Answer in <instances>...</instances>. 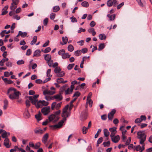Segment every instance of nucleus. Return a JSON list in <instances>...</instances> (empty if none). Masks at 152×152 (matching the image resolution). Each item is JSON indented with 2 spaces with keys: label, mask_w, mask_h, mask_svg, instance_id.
Instances as JSON below:
<instances>
[{
  "label": "nucleus",
  "mask_w": 152,
  "mask_h": 152,
  "mask_svg": "<svg viewBox=\"0 0 152 152\" xmlns=\"http://www.w3.org/2000/svg\"><path fill=\"white\" fill-rule=\"evenodd\" d=\"M103 141V138L100 137L99 138L97 141V146H99V144L101 143Z\"/></svg>",
  "instance_id": "e433bc0d"
},
{
  "label": "nucleus",
  "mask_w": 152,
  "mask_h": 152,
  "mask_svg": "<svg viewBox=\"0 0 152 152\" xmlns=\"http://www.w3.org/2000/svg\"><path fill=\"white\" fill-rule=\"evenodd\" d=\"M30 105H26V107L25 109L23 115L25 118H28L30 117V115L29 113L28 108Z\"/></svg>",
  "instance_id": "1a4fd4ad"
},
{
  "label": "nucleus",
  "mask_w": 152,
  "mask_h": 152,
  "mask_svg": "<svg viewBox=\"0 0 152 152\" xmlns=\"http://www.w3.org/2000/svg\"><path fill=\"white\" fill-rule=\"evenodd\" d=\"M31 53V50L29 49H28L26 52V55L27 56L30 55Z\"/></svg>",
  "instance_id": "bf43d9fd"
},
{
  "label": "nucleus",
  "mask_w": 152,
  "mask_h": 152,
  "mask_svg": "<svg viewBox=\"0 0 152 152\" xmlns=\"http://www.w3.org/2000/svg\"><path fill=\"white\" fill-rule=\"evenodd\" d=\"M38 95H35L34 96H29L28 97V99L31 102V103L33 104H48L49 103L47 102H46L44 100H39L38 101L37 99L38 97Z\"/></svg>",
  "instance_id": "f03ea898"
},
{
  "label": "nucleus",
  "mask_w": 152,
  "mask_h": 152,
  "mask_svg": "<svg viewBox=\"0 0 152 152\" xmlns=\"http://www.w3.org/2000/svg\"><path fill=\"white\" fill-rule=\"evenodd\" d=\"M62 40L63 42L62 43L61 42L60 43L61 45H65L68 42V39L66 36L65 37H62Z\"/></svg>",
  "instance_id": "2eb2a0df"
},
{
  "label": "nucleus",
  "mask_w": 152,
  "mask_h": 152,
  "mask_svg": "<svg viewBox=\"0 0 152 152\" xmlns=\"http://www.w3.org/2000/svg\"><path fill=\"white\" fill-rule=\"evenodd\" d=\"M19 34H20V36L22 37H25L27 35V33L26 32H22L21 31H19Z\"/></svg>",
  "instance_id": "a878e982"
},
{
  "label": "nucleus",
  "mask_w": 152,
  "mask_h": 152,
  "mask_svg": "<svg viewBox=\"0 0 152 152\" xmlns=\"http://www.w3.org/2000/svg\"><path fill=\"white\" fill-rule=\"evenodd\" d=\"M56 15L55 14L52 13L50 15V18L51 20H53L55 18Z\"/></svg>",
  "instance_id": "864d4df0"
},
{
  "label": "nucleus",
  "mask_w": 152,
  "mask_h": 152,
  "mask_svg": "<svg viewBox=\"0 0 152 152\" xmlns=\"http://www.w3.org/2000/svg\"><path fill=\"white\" fill-rule=\"evenodd\" d=\"M34 132L36 134H42L44 132V131L40 129H35Z\"/></svg>",
  "instance_id": "a211bd4d"
},
{
  "label": "nucleus",
  "mask_w": 152,
  "mask_h": 152,
  "mask_svg": "<svg viewBox=\"0 0 152 152\" xmlns=\"http://www.w3.org/2000/svg\"><path fill=\"white\" fill-rule=\"evenodd\" d=\"M24 63V61L23 60H18L17 62V64L18 65L23 64Z\"/></svg>",
  "instance_id": "09e8293b"
},
{
  "label": "nucleus",
  "mask_w": 152,
  "mask_h": 152,
  "mask_svg": "<svg viewBox=\"0 0 152 152\" xmlns=\"http://www.w3.org/2000/svg\"><path fill=\"white\" fill-rule=\"evenodd\" d=\"M65 53V50L64 49H61L58 51V54L62 56Z\"/></svg>",
  "instance_id": "72a5a7b5"
},
{
  "label": "nucleus",
  "mask_w": 152,
  "mask_h": 152,
  "mask_svg": "<svg viewBox=\"0 0 152 152\" xmlns=\"http://www.w3.org/2000/svg\"><path fill=\"white\" fill-rule=\"evenodd\" d=\"M51 50V48L50 47L47 48L45 49L43 51V52L45 53H47L50 52Z\"/></svg>",
  "instance_id": "8fccbe9b"
},
{
  "label": "nucleus",
  "mask_w": 152,
  "mask_h": 152,
  "mask_svg": "<svg viewBox=\"0 0 152 152\" xmlns=\"http://www.w3.org/2000/svg\"><path fill=\"white\" fill-rule=\"evenodd\" d=\"M41 51L39 50H36L34 53V56H40Z\"/></svg>",
  "instance_id": "6ab92c4d"
},
{
  "label": "nucleus",
  "mask_w": 152,
  "mask_h": 152,
  "mask_svg": "<svg viewBox=\"0 0 152 152\" xmlns=\"http://www.w3.org/2000/svg\"><path fill=\"white\" fill-rule=\"evenodd\" d=\"M88 106V105H86L85 110H84L81 113L80 119L82 121L85 120L87 118Z\"/></svg>",
  "instance_id": "423d86ee"
},
{
  "label": "nucleus",
  "mask_w": 152,
  "mask_h": 152,
  "mask_svg": "<svg viewBox=\"0 0 152 152\" xmlns=\"http://www.w3.org/2000/svg\"><path fill=\"white\" fill-rule=\"evenodd\" d=\"M88 128L87 127H86L85 126H84L83 127L82 129V131L83 133V134H86L87 133V130Z\"/></svg>",
  "instance_id": "c03bdc74"
},
{
  "label": "nucleus",
  "mask_w": 152,
  "mask_h": 152,
  "mask_svg": "<svg viewBox=\"0 0 152 152\" xmlns=\"http://www.w3.org/2000/svg\"><path fill=\"white\" fill-rule=\"evenodd\" d=\"M99 39L101 40L105 39L106 38V36L104 34H99Z\"/></svg>",
  "instance_id": "5701e85b"
},
{
  "label": "nucleus",
  "mask_w": 152,
  "mask_h": 152,
  "mask_svg": "<svg viewBox=\"0 0 152 152\" xmlns=\"http://www.w3.org/2000/svg\"><path fill=\"white\" fill-rule=\"evenodd\" d=\"M61 105H51V109L52 110H54L55 107L56 109H57L59 107H61Z\"/></svg>",
  "instance_id": "603ef678"
},
{
  "label": "nucleus",
  "mask_w": 152,
  "mask_h": 152,
  "mask_svg": "<svg viewBox=\"0 0 152 152\" xmlns=\"http://www.w3.org/2000/svg\"><path fill=\"white\" fill-rule=\"evenodd\" d=\"M40 146V143L39 142H38L35 144L34 148L35 149H38Z\"/></svg>",
  "instance_id": "5fc2aeb1"
},
{
  "label": "nucleus",
  "mask_w": 152,
  "mask_h": 152,
  "mask_svg": "<svg viewBox=\"0 0 152 152\" xmlns=\"http://www.w3.org/2000/svg\"><path fill=\"white\" fill-rule=\"evenodd\" d=\"M113 3L112 0H109L107 1V4L108 7H110L113 5Z\"/></svg>",
  "instance_id": "f704fd0d"
},
{
  "label": "nucleus",
  "mask_w": 152,
  "mask_h": 152,
  "mask_svg": "<svg viewBox=\"0 0 152 152\" xmlns=\"http://www.w3.org/2000/svg\"><path fill=\"white\" fill-rule=\"evenodd\" d=\"M137 135L138 138L140 140V143L141 145L143 144L146 139V134L140 131L137 133Z\"/></svg>",
  "instance_id": "39448f33"
},
{
  "label": "nucleus",
  "mask_w": 152,
  "mask_h": 152,
  "mask_svg": "<svg viewBox=\"0 0 152 152\" xmlns=\"http://www.w3.org/2000/svg\"><path fill=\"white\" fill-rule=\"evenodd\" d=\"M88 51V49L86 48H85L82 49L81 52L83 53H87Z\"/></svg>",
  "instance_id": "680f3d73"
},
{
  "label": "nucleus",
  "mask_w": 152,
  "mask_h": 152,
  "mask_svg": "<svg viewBox=\"0 0 152 152\" xmlns=\"http://www.w3.org/2000/svg\"><path fill=\"white\" fill-rule=\"evenodd\" d=\"M37 36H34L33 38L32 41L31 42V44L32 45L34 44L37 42Z\"/></svg>",
  "instance_id": "bb28decb"
},
{
  "label": "nucleus",
  "mask_w": 152,
  "mask_h": 152,
  "mask_svg": "<svg viewBox=\"0 0 152 152\" xmlns=\"http://www.w3.org/2000/svg\"><path fill=\"white\" fill-rule=\"evenodd\" d=\"M104 135L106 137H108L110 134L109 132L107 129H104Z\"/></svg>",
  "instance_id": "c85d7f7f"
},
{
  "label": "nucleus",
  "mask_w": 152,
  "mask_h": 152,
  "mask_svg": "<svg viewBox=\"0 0 152 152\" xmlns=\"http://www.w3.org/2000/svg\"><path fill=\"white\" fill-rule=\"evenodd\" d=\"M142 122L141 119L140 118H137L134 121L135 123L136 124H138Z\"/></svg>",
  "instance_id": "052dcab7"
},
{
  "label": "nucleus",
  "mask_w": 152,
  "mask_h": 152,
  "mask_svg": "<svg viewBox=\"0 0 152 152\" xmlns=\"http://www.w3.org/2000/svg\"><path fill=\"white\" fill-rule=\"evenodd\" d=\"M51 69H48L47 72V75L48 77H51L52 75H50V74L51 72Z\"/></svg>",
  "instance_id": "a18cd8bd"
},
{
  "label": "nucleus",
  "mask_w": 152,
  "mask_h": 152,
  "mask_svg": "<svg viewBox=\"0 0 152 152\" xmlns=\"http://www.w3.org/2000/svg\"><path fill=\"white\" fill-rule=\"evenodd\" d=\"M13 18L14 19H15L17 20H18L20 19V17L18 16L17 15H15L13 16Z\"/></svg>",
  "instance_id": "0e129e2a"
},
{
  "label": "nucleus",
  "mask_w": 152,
  "mask_h": 152,
  "mask_svg": "<svg viewBox=\"0 0 152 152\" xmlns=\"http://www.w3.org/2000/svg\"><path fill=\"white\" fill-rule=\"evenodd\" d=\"M86 103H88L89 104H93V101L91 99H87Z\"/></svg>",
  "instance_id": "4d7b16f0"
},
{
  "label": "nucleus",
  "mask_w": 152,
  "mask_h": 152,
  "mask_svg": "<svg viewBox=\"0 0 152 152\" xmlns=\"http://www.w3.org/2000/svg\"><path fill=\"white\" fill-rule=\"evenodd\" d=\"M116 110L115 109H113L108 115V118L110 121H112L113 118L114 114H115Z\"/></svg>",
  "instance_id": "9d476101"
},
{
  "label": "nucleus",
  "mask_w": 152,
  "mask_h": 152,
  "mask_svg": "<svg viewBox=\"0 0 152 152\" xmlns=\"http://www.w3.org/2000/svg\"><path fill=\"white\" fill-rule=\"evenodd\" d=\"M96 24V23L94 21H92L90 23V26L92 27H94Z\"/></svg>",
  "instance_id": "338daca9"
},
{
  "label": "nucleus",
  "mask_w": 152,
  "mask_h": 152,
  "mask_svg": "<svg viewBox=\"0 0 152 152\" xmlns=\"http://www.w3.org/2000/svg\"><path fill=\"white\" fill-rule=\"evenodd\" d=\"M105 47V45L104 43L100 44L99 46L98 50L100 51L103 49Z\"/></svg>",
  "instance_id": "2f4dec72"
},
{
  "label": "nucleus",
  "mask_w": 152,
  "mask_h": 152,
  "mask_svg": "<svg viewBox=\"0 0 152 152\" xmlns=\"http://www.w3.org/2000/svg\"><path fill=\"white\" fill-rule=\"evenodd\" d=\"M69 107V105H66L65 107L64 108L62 114V117H68L70 116V113L68 111Z\"/></svg>",
  "instance_id": "0eeeda50"
},
{
  "label": "nucleus",
  "mask_w": 152,
  "mask_h": 152,
  "mask_svg": "<svg viewBox=\"0 0 152 152\" xmlns=\"http://www.w3.org/2000/svg\"><path fill=\"white\" fill-rule=\"evenodd\" d=\"M75 65L74 64H69L67 67V69L68 70H71L74 67Z\"/></svg>",
  "instance_id": "a19ab883"
},
{
  "label": "nucleus",
  "mask_w": 152,
  "mask_h": 152,
  "mask_svg": "<svg viewBox=\"0 0 152 152\" xmlns=\"http://www.w3.org/2000/svg\"><path fill=\"white\" fill-rule=\"evenodd\" d=\"M117 128L115 127H113L112 128H110L109 130L111 132H116Z\"/></svg>",
  "instance_id": "79ce46f5"
},
{
  "label": "nucleus",
  "mask_w": 152,
  "mask_h": 152,
  "mask_svg": "<svg viewBox=\"0 0 152 152\" xmlns=\"http://www.w3.org/2000/svg\"><path fill=\"white\" fill-rule=\"evenodd\" d=\"M48 137V133L46 134L43 137L42 141L44 143H45Z\"/></svg>",
  "instance_id": "f3484780"
},
{
  "label": "nucleus",
  "mask_w": 152,
  "mask_h": 152,
  "mask_svg": "<svg viewBox=\"0 0 152 152\" xmlns=\"http://www.w3.org/2000/svg\"><path fill=\"white\" fill-rule=\"evenodd\" d=\"M120 137L119 135H116L115 136L112 138L111 140L114 143H117L120 140Z\"/></svg>",
  "instance_id": "9b49d317"
},
{
  "label": "nucleus",
  "mask_w": 152,
  "mask_h": 152,
  "mask_svg": "<svg viewBox=\"0 0 152 152\" xmlns=\"http://www.w3.org/2000/svg\"><path fill=\"white\" fill-rule=\"evenodd\" d=\"M102 144L104 147H109L110 145V142L109 141L104 142Z\"/></svg>",
  "instance_id": "7c9ffc66"
},
{
  "label": "nucleus",
  "mask_w": 152,
  "mask_h": 152,
  "mask_svg": "<svg viewBox=\"0 0 152 152\" xmlns=\"http://www.w3.org/2000/svg\"><path fill=\"white\" fill-rule=\"evenodd\" d=\"M81 50H78L75 51V55L77 56H78L81 54Z\"/></svg>",
  "instance_id": "37998d69"
},
{
  "label": "nucleus",
  "mask_w": 152,
  "mask_h": 152,
  "mask_svg": "<svg viewBox=\"0 0 152 152\" xmlns=\"http://www.w3.org/2000/svg\"><path fill=\"white\" fill-rule=\"evenodd\" d=\"M8 6H5L2 10L1 15H6L8 12L7 10L8 8Z\"/></svg>",
  "instance_id": "dca6fc26"
},
{
  "label": "nucleus",
  "mask_w": 152,
  "mask_h": 152,
  "mask_svg": "<svg viewBox=\"0 0 152 152\" xmlns=\"http://www.w3.org/2000/svg\"><path fill=\"white\" fill-rule=\"evenodd\" d=\"M141 120L142 121H145L146 119V117L145 115H142L140 117Z\"/></svg>",
  "instance_id": "e2e57ef3"
},
{
  "label": "nucleus",
  "mask_w": 152,
  "mask_h": 152,
  "mask_svg": "<svg viewBox=\"0 0 152 152\" xmlns=\"http://www.w3.org/2000/svg\"><path fill=\"white\" fill-rule=\"evenodd\" d=\"M43 93L45 95H51L55 93V92L54 91H51L50 90H46L43 91Z\"/></svg>",
  "instance_id": "4468645a"
},
{
  "label": "nucleus",
  "mask_w": 152,
  "mask_h": 152,
  "mask_svg": "<svg viewBox=\"0 0 152 152\" xmlns=\"http://www.w3.org/2000/svg\"><path fill=\"white\" fill-rule=\"evenodd\" d=\"M131 141V137H128L127 140L126 141V145H128L130 143Z\"/></svg>",
  "instance_id": "6e6d98bb"
},
{
  "label": "nucleus",
  "mask_w": 152,
  "mask_h": 152,
  "mask_svg": "<svg viewBox=\"0 0 152 152\" xmlns=\"http://www.w3.org/2000/svg\"><path fill=\"white\" fill-rule=\"evenodd\" d=\"M41 114V113L39 112L38 114L35 115L36 118L38 121H40L42 119Z\"/></svg>",
  "instance_id": "aec40b11"
},
{
  "label": "nucleus",
  "mask_w": 152,
  "mask_h": 152,
  "mask_svg": "<svg viewBox=\"0 0 152 152\" xmlns=\"http://www.w3.org/2000/svg\"><path fill=\"white\" fill-rule=\"evenodd\" d=\"M137 2L138 5L140 6V7H143V5L141 2V0H136Z\"/></svg>",
  "instance_id": "13d9d810"
},
{
  "label": "nucleus",
  "mask_w": 152,
  "mask_h": 152,
  "mask_svg": "<svg viewBox=\"0 0 152 152\" xmlns=\"http://www.w3.org/2000/svg\"><path fill=\"white\" fill-rule=\"evenodd\" d=\"M17 7V5L12 3L10 7V9L12 10H14Z\"/></svg>",
  "instance_id": "58836bf2"
},
{
  "label": "nucleus",
  "mask_w": 152,
  "mask_h": 152,
  "mask_svg": "<svg viewBox=\"0 0 152 152\" xmlns=\"http://www.w3.org/2000/svg\"><path fill=\"white\" fill-rule=\"evenodd\" d=\"M63 79L61 77L57 78L56 79L57 82L58 83H63Z\"/></svg>",
  "instance_id": "ea45409f"
},
{
  "label": "nucleus",
  "mask_w": 152,
  "mask_h": 152,
  "mask_svg": "<svg viewBox=\"0 0 152 152\" xmlns=\"http://www.w3.org/2000/svg\"><path fill=\"white\" fill-rule=\"evenodd\" d=\"M2 133H3L1 135V137H2L3 138H7V132L4 130V131H3V132Z\"/></svg>",
  "instance_id": "cd10ccee"
},
{
  "label": "nucleus",
  "mask_w": 152,
  "mask_h": 152,
  "mask_svg": "<svg viewBox=\"0 0 152 152\" xmlns=\"http://www.w3.org/2000/svg\"><path fill=\"white\" fill-rule=\"evenodd\" d=\"M60 8L58 6H56L53 8V11L54 12H56L59 11Z\"/></svg>",
  "instance_id": "c9c22d12"
},
{
  "label": "nucleus",
  "mask_w": 152,
  "mask_h": 152,
  "mask_svg": "<svg viewBox=\"0 0 152 152\" xmlns=\"http://www.w3.org/2000/svg\"><path fill=\"white\" fill-rule=\"evenodd\" d=\"M63 93V91H61L59 92L58 94L53 96L52 97L49 96H46L45 99L47 100H51V99H55L56 101H60L63 99L62 96L61 95Z\"/></svg>",
  "instance_id": "7ed1b4c3"
},
{
  "label": "nucleus",
  "mask_w": 152,
  "mask_h": 152,
  "mask_svg": "<svg viewBox=\"0 0 152 152\" xmlns=\"http://www.w3.org/2000/svg\"><path fill=\"white\" fill-rule=\"evenodd\" d=\"M68 50L70 52H72L74 49L73 46L72 45H69L68 47Z\"/></svg>",
  "instance_id": "473e14b6"
},
{
  "label": "nucleus",
  "mask_w": 152,
  "mask_h": 152,
  "mask_svg": "<svg viewBox=\"0 0 152 152\" xmlns=\"http://www.w3.org/2000/svg\"><path fill=\"white\" fill-rule=\"evenodd\" d=\"M61 70V69L58 66L56 67V68L54 69V72L56 73L57 74L59 72H60Z\"/></svg>",
  "instance_id": "4c0bfd02"
},
{
  "label": "nucleus",
  "mask_w": 152,
  "mask_h": 152,
  "mask_svg": "<svg viewBox=\"0 0 152 152\" xmlns=\"http://www.w3.org/2000/svg\"><path fill=\"white\" fill-rule=\"evenodd\" d=\"M48 22V18H45L43 20V24L44 26H46L47 25Z\"/></svg>",
  "instance_id": "69168bd1"
},
{
  "label": "nucleus",
  "mask_w": 152,
  "mask_h": 152,
  "mask_svg": "<svg viewBox=\"0 0 152 152\" xmlns=\"http://www.w3.org/2000/svg\"><path fill=\"white\" fill-rule=\"evenodd\" d=\"M61 111L58 110L55 113V114L50 115L48 117L50 122L53 121L54 122L57 121L59 119V117L58 115L60 113Z\"/></svg>",
  "instance_id": "20e7f679"
},
{
  "label": "nucleus",
  "mask_w": 152,
  "mask_h": 152,
  "mask_svg": "<svg viewBox=\"0 0 152 152\" xmlns=\"http://www.w3.org/2000/svg\"><path fill=\"white\" fill-rule=\"evenodd\" d=\"M9 140L8 138H6L4 140V144L7 148H9L10 146L9 144Z\"/></svg>",
  "instance_id": "ddd939ff"
},
{
  "label": "nucleus",
  "mask_w": 152,
  "mask_h": 152,
  "mask_svg": "<svg viewBox=\"0 0 152 152\" xmlns=\"http://www.w3.org/2000/svg\"><path fill=\"white\" fill-rule=\"evenodd\" d=\"M82 5L84 7H87L89 6L88 3L86 1H84L81 3Z\"/></svg>",
  "instance_id": "c756f323"
},
{
  "label": "nucleus",
  "mask_w": 152,
  "mask_h": 152,
  "mask_svg": "<svg viewBox=\"0 0 152 152\" xmlns=\"http://www.w3.org/2000/svg\"><path fill=\"white\" fill-rule=\"evenodd\" d=\"M101 119L103 120H105L107 118V115L105 114L102 115L101 116Z\"/></svg>",
  "instance_id": "774afa93"
},
{
  "label": "nucleus",
  "mask_w": 152,
  "mask_h": 152,
  "mask_svg": "<svg viewBox=\"0 0 152 152\" xmlns=\"http://www.w3.org/2000/svg\"><path fill=\"white\" fill-rule=\"evenodd\" d=\"M7 94L9 95L10 99H13L18 98L20 93L18 91H17L15 88L11 87L8 89Z\"/></svg>",
  "instance_id": "f257e3e1"
},
{
  "label": "nucleus",
  "mask_w": 152,
  "mask_h": 152,
  "mask_svg": "<svg viewBox=\"0 0 152 152\" xmlns=\"http://www.w3.org/2000/svg\"><path fill=\"white\" fill-rule=\"evenodd\" d=\"M62 126L61 125V122H59L57 124L50 125V127L52 128L53 129H55L56 128H59Z\"/></svg>",
  "instance_id": "f8f14e48"
},
{
  "label": "nucleus",
  "mask_w": 152,
  "mask_h": 152,
  "mask_svg": "<svg viewBox=\"0 0 152 152\" xmlns=\"http://www.w3.org/2000/svg\"><path fill=\"white\" fill-rule=\"evenodd\" d=\"M70 55L68 53H65L62 56V58L63 59H65L66 58H69L70 57Z\"/></svg>",
  "instance_id": "393cba45"
},
{
  "label": "nucleus",
  "mask_w": 152,
  "mask_h": 152,
  "mask_svg": "<svg viewBox=\"0 0 152 152\" xmlns=\"http://www.w3.org/2000/svg\"><path fill=\"white\" fill-rule=\"evenodd\" d=\"M53 61L52 60H50V61L47 62V63L48 66L50 67H51L53 64Z\"/></svg>",
  "instance_id": "de8ad7c7"
},
{
  "label": "nucleus",
  "mask_w": 152,
  "mask_h": 152,
  "mask_svg": "<svg viewBox=\"0 0 152 152\" xmlns=\"http://www.w3.org/2000/svg\"><path fill=\"white\" fill-rule=\"evenodd\" d=\"M72 92L70 91V89L69 88H68L65 91V95H67L70 94Z\"/></svg>",
  "instance_id": "49530a36"
},
{
  "label": "nucleus",
  "mask_w": 152,
  "mask_h": 152,
  "mask_svg": "<svg viewBox=\"0 0 152 152\" xmlns=\"http://www.w3.org/2000/svg\"><path fill=\"white\" fill-rule=\"evenodd\" d=\"M107 16L109 17L110 20H113L115 19V14H113L112 15L108 14L107 15Z\"/></svg>",
  "instance_id": "412c9836"
},
{
  "label": "nucleus",
  "mask_w": 152,
  "mask_h": 152,
  "mask_svg": "<svg viewBox=\"0 0 152 152\" xmlns=\"http://www.w3.org/2000/svg\"><path fill=\"white\" fill-rule=\"evenodd\" d=\"M50 108L49 106L44 107L42 109L41 112L44 115H46L50 112Z\"/></svg>",
  "instance_id": "6e6552de"
},
{
  "label": "nucleus",
  "mask_w": 152,
  "mask_h": 152,
  "mask_svg": "<svg viewBox=\"0 0 152 152\" xmlns=\"http://www.w3.org/2000/svg\"><path fill=\"white\" fill-rule=\"evenodd\" d=\"M65 74V72L63 71L59 72L56 75V77H62Z\"/></svg>",
  "instance_id": "4be33fe9"
},
{
  "label": "nucleus",
  "mask_w": 152,
  "mask_h": 152,
  "mask_svg": "<svg viewBox=\"0 0 152 152\" xmlns=\"http://www.w3.org/2000/svg\"><path fill=\"white\" fill-rule=\"evenodd\" d=\"M51 56L49 54H47L45 56V59L47 62L50 61L51 59Z\"/></svg>",
  "instance_id": "b1692460"
},
{
  "label": "nucleus",
  "mask_w": 152,
  "mask_h": 152,
  "mask_svg": "<svg viewBox=\"0 0 152 152\" xmlns=\"http://www.w3.org/2000/svg\"><path fill=\"white\" fill-rule=\"evenodd\" d=\"M80 94V93L78 91H77L75 92L73 95V97H76L75 98H77Z\"/></svg>",
  "instance_id": "3c124183"
}]
</instances>
